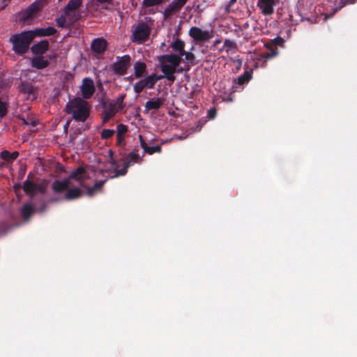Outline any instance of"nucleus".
Segmentation results:
<instances>
[{"label":"nucleus","mask_w":357,"mask_h":357,"mask_svg":"<svg viewBox=\"0 0 357 357\" xmlns=\"http://www.w3.org/2000/svg\"><path fill=\"white\" fill-rule=\"evenodd\" d=\"M33 38L36 36L45 37L54 35L57 31L54 27L49 26L47 28H38L31 31Z\"/></svg>","instance_id":"obj_19"},{"label":"nucleus","mask_w":357,"mask_h":357,"mask_svg":"<svg viewBox=\"0 0 357 357\" xmlns=\"http://www.w3.org/2000/svg\"><path fill=\"white\" fill-rule=\"evenodd\" d=\"M69 124H70V122H69V121H68V122H66V123L64 125V127H63V128H64V130H67V129H68V126H69Z\"/></svg>","instance_id":"obj_58"},{"label":"nucleus","mask_w":357,"mask_h":357,"mask_svg":"<svg viewBox=\"0 0 357 357\" xmlns=\"http://www.w3.org/2000/svg\"><path fill=\"white\" fill-rule=\"evenodd\" d=\"M21 188V186H20V184H18V185H16V184H15V189H19V188Z\"/></svg>","instance_id":"obj_60"},{"label":"nucleus","mask_w":357,"mask_h":357,"mask_svg":"<svg viewBox=\"0 0 357 357\" xmlns=\"http://www.w3.org/2000/svg\"><path fill=\"white\" fill-rule=\"evenodd\" d=\"M189 35L197 42H206L211 38L208 31H203L197 26H192L189 31Z\"/></svg>","instance_id":"obj_9"},{"label":"nucleus","mask_w":357,"mask_h":357,"mask_svg":"<svg viewBox=\"0 0 357 357\" xmlns=\"http://www.w3.org/2000/svg\"><path fill=\"white\" fill-rule=\"evenodd\" d=\"M133 69L135 78L139 79L146 73L147 66L144 62L137 61L134 63Z\"/></svg>","instance_id":"obj_21"},{"label":"nucleus","mask_w":357,"mask_h":357,"mask_svg":"<svg viewBox=\"0 0 357 357\" xmlns=\"http://www.w3.org/2000/svg\"><path fill=\"white\" fill-rule=\"evenodd\" d=\"M188 0H174L171 3L176 10L179 11L183 6L186 3Z\"/></svg>","instance_id":"obj_39"},{"label":"nucleus","mask_w":357,"mask_h":357,"mask_svg":"<svg viewBox=\"0 0 357 357\" xmlns=\"http://www.w3.org/2000/svg\"><path fill=\"white\" fill-rule=\"evenodd\" d=\"M35 208L31 204H25L21 208V216L24 220L28 221L34 213Z\"/></svg>","instance_id":"obj_25"},{"label":"nucleus","mask_w":357,"mask_h":357,"mask_svg":"<svg viewBox=\"0 0 357 357\" xmlns=\"http://www.w3.org/2000/svg\"><path fill=\"white\" fill-rule=\"evenodd\" d=\"M131 65V57L128 54L117 56L116 61L111 66V69L115 75H125Z\"/></svg>","instance_id":"obj_4"},{"label":"nucleus","mask_w":357,"mask_h":357,"mask_svg":"<svg viewBox=\"0 0 357 357\" xmlns=\"http://www.w3.org/2000/svg\"><path fill=\"white\" fill-rule=\"evenodd\" d=\"M65 16L70 24H73L75 22H76L81 17L80 13L77 10L67 11L65 10Z\"/></svg>","instance_id":"obj_30"},{"label":"nucleus","mask_w":357,"mask_h":357,"mask_svg":"<svg viewBox=\"0 0 357 357\" xmlns=\"http://www.w3.org/2000/svg\"><path fill=\"white\" fill-rule=\"evenodd\" d=\"M39 192L40 193H45V188L41 185H38L37 184V188H36V192Z\"/></svg>","instance_id":"obj_50"},{"label":"nucleus","mask_w":357,"mask_h":357,"mask_svg":"<svg viewBox=\"0 0 357 357\" xmlns=\"http://www.w3.org/2000/svg\"><path fill=\"white\" fill-rule=\"evenodd\" d=\"M170 47L174 52H178L180 55L183 51H185V43L180 38H176L171 43Z\"/></svg>","instance_id":"obj_28"},{"label":"nucleus","mask_w":357,"mask_h":357,"mask_svg":"<svg viewBox=\"0 0 357 357\" xmlns=\"http://www.w3.org/2000/svg\"><path fill=\"white\" fill-rule=\"evenodd\" d=\"M106 180H100L95 183V185L87 189L86 195L89 197L92 196L96 192L99 190L105 183Z\"/></svg>","instance_id":"obj_31"},{"label":"nucleus","mask_w":357,"mask_h":357,"mask_svg":"<svg viewBox=\"0 0 357 357\" xmlns=\"http://www.w3.org/2000/svg\"><path fill=\"white\" fill-rule=\"evenodd\" d=\"M275 0H259L258 6L264 15H271L274 12Z\"/></svg>","instance_id":"obj_12"},{"label":"nucleus","mask_w":357,"mask_h":357,"mask_svg":"<svg viewBox=\"0 0 357 357\" xmlns=\"http://www.w3.org/2000/svg\"><path fill=\"white\" fill-rule=\"evenodd\" d=\"M12 0H2L3 6L0 8V10H4Z\"/></svg>","instance_id":"obj_48"},{"label":"nucleus","mask_w":357,"mask_h":357,"mask_svg":"<svg viewBox=\"0 0 357 357\" xmlns=\"http://www.w3.org/2000/svg\"><path fill=\"white\" fill-rule=\"evenodd\" d=\"M237 0H230L229 2V4L227 5V10H228V8L231 6L233 4H234L236 2Z\"/></svg>","instance_id":"obj_53"},{"label":"nucleus","mask_w":357,"mask_h":357,"mask_svg":"<svg viewBox=\"0 0 357 357\" xmlns=\"http://www.w3.org/2000/svg\"><path fill=\"white\" fill-rule=\"evenodd\" d=\"M90 106L87 101L77 97L70 100L66 105L64 111L72 115L73 119L78 122H84L90 115Z\"/></svg>","instance_id":"obj_1"},{"label":"nucleus","mask_w":357,"mask_h":357,"mask_svg":"<svg viewBox=\"0 0 357 357\" xmlns=\"http://www.w3.org/2000/svg\"><path fill=\"white\" fill-rule=\"evenodd\" d=\"M85 172V170L84 167H79L75 170L73 171L69 175L68 178L69 181L70 179H75L76 181H80L82 183L83 181V177L82 174Z\"/></svg>","instance_id":"obj_29"},{"label":"nucleus","mask_w":357,"mask_h":357,"mask_svg":"<svg viewBox=\"0 0 357 357\" xmlns=\"http://www.w3.org/2000/svg\"><path fill=\"white\" fill-rule=\"evenodd\" d=\"M70 184L69 178H65L62 181L55 180L52 184V189L54 193H62L67 191Z\"/></svg>","instance_id":"obj_14"},{"label":"nucleus","mask_w":357,"mask_h":357,"mask_svg":"<svg viewBox=\"0 0 357 357\" xmlns=\"http://www.w3.org/2000/svg\"><path fill=\"white\" fill-rule=\"evenodd\" d=\"M82 98L89 99L95 93V86L93 79L90 77H84L80 87Z\"/></svg>","instance_id":"obj_8"},{"label":"nucleus","mask_w":357,"mask_h":357,"mask_svg":"<svg viewBox=\"0 0 357 357\" xmlns=\"http://www.w3.org/2000/svg\"><path fill=\"white\" fill-rule=\"evenodd\" d=\"M160 79H162V77L152 73L137 82L133 85V91L135 93L139 94L144 89H153L156 82Z\"/></svg>","instance_id":"obj_3"},{"label":"nucleus","mask_w":357,"mask_h":357,"mask_svg":"<svg viewBox=\"0 0 357 357\" xmlns=\"http://www.w3.org/2000/svg\"><path fill=\"white\" fill-rule=\"evenodd\" d=\"M139 142L142 148L144 150L143 155H144L145 153H148L149 155H153L155 153H160L162 151V147L160 145L153 146H149L144 139L143 137L140 135L139 136Z\"/></svg>","instance_id":"obj_17"},{"label":"nucleus","mask_w":357,"mask_h":357,"mask_svg":"<svg viewBox=\"0 0 357 357\" xmlns=\"http://www.w3.org/2000/svg\"><path fill=\"white\" fill-rule=\"evenodd\" d=\"M2 165H0V167H1Z\"/></svg>","instance_id":"obj_63"},{"label":"nucleus","mask_w":357,"mask_h":357,"mask_svg":"<svg viewBox=\"0 0 357 357\" xmlns=\"http://www.w3.org/2000/svg\"><path fill=\"white\" fill-rule=\"evenodd\" d=\"M115 133L114 130L112 129H104L101 132V137L102 139H108L111 138Z\"/></svg>","instance_id":"obj_37"},{"label":"nucleus","mask_w":357,"mask_h":357,"mask_svg":"<svg viewBox=\"0 0 357 357\" xmlns=\"http://www.w3.org/2000/svg\"><path fill=\"white\" fill-rule=\"evenodd\" d=\"M66 21H67V19H66V16L65 17L61 16L60 17H58L56 20L57 26L59 27H61V28H63L66 26Z\"/></svg>","instance_id":"obj_44"},{"label":"nucleus","mask_w":357,"mask_h":357,"mask_svg":"<svg viewBox=\"0 0 357 357\" xmlns=\"http://www.w3.org/2000/svg\"><path fill=\"white\" fill-rule=\"evenodd\" d=\"M129 167H130V162H125L123 163V167L122 169H115V175L114 176H112V178L117 177L119 176H124L127 173L128 169Z\"/></svg>","instance_id":"obj_35"},{"label":"nucleus","mask_w":357,"mask_h":357,"mask_svg":"<svg viewBox=\"0 0 357 357\" xmlns=\"http://www.w3.org/2000/svg\"><path fill=\"white\" fill-rule=\"evenodd\" d=\"M50 44L47 40H41L40 42L34 44L31 50L34 54H43L49 49Z\"/></svg>","instance_id":"obj_20"},{"label":"nucleus","mask_w":357,"mask_h":357,"mask_svg":"<svg viewBox=\"0 0 357 357\" xmlns=\"http://www.w3.org/2000/svg\"><path fill=\"white\" fill-rule=\"evenodd\" d=\"M47 0H38L32 3L22 13L21 20L26 22L33 19L35 15L43 8Z\"/></svg>","instance_id":"obj_6"},{"label":"nucleus","mask_w":357,"mask_h":357,"mask_svg":"<svg viewBox=\"0 0 357 357\" xmlns=\"http://www.w3.org/2000/svg\"><path fill=\"white\" fill-rule=\"evenodd\" d=\"M178 12L177 10L175 9L174 7H173V5L170 3L164 10V16L165 18H167L169 17L173 13Z\"/></svg>","instance_id":"obj_40"},{"label":"nucleus","mask_w":357,"mask_h":357,"mask_svg":"<svg viewBox=\"0 0 357 357\" xmlns=\"http://www.w3.org/2000/svg\"><path fill=\"white\" fill-rule=\"evenodd\" d=\"M33 40L31 30L22 31L10 36L9 42L13 44V50L18 55H23L29 50Z\"/></svg>","instance_id":"obj_2"},{"label":"nucleus","mask_w":357,"mask_h":357,"mask_svg":"<svg viewBox=\"0 0 357 357\" xmlns=\"http://www.w3.org/2000/svg\"><path fill=\"white\" fill-rule=\"evenodd\" d=\"M180 56H185V59L186 60L187 63H190L192 65H195V54L193 53L190 52L183 51L181 54Z\"/></svg>","instance_id":"obj_33"},{"label":"nucleus","mask_w":357,"mask_h":357,"mask_svg":"<svg viewBox=\"0 0 357 357\" xmlns=\"http://www.w3.org/2000/svg\"><path fill=\"white\" fill-rule=\"evenodd\" d=\"M9 85L10 82L8 79L0 77V91L8 87Z\"/></svg>","instance_id":"obj_45"},{"label":"nucleus","mask_w":357,"mask_h":357,"mask_svg":"<svg viewBox=\"0 0 357 357\" xmlns=\"http://www.w3.org/2000/svg\"><path fill=\"white\" fill-rule=\"evenodd\" d=\"M159 63H169L170 65L175 68H178L181 62H183V59L181 58L180 54H164L158 57Z\"/></svg>","instance_id":"obj_10"},{"label":"nucleus","mask_w":357,"mask_h":357,"mask_svg":"<svg viewBox=\"0 0 357 357\" xmlns=\"http://www.w3.org/2000/svg\"><path fill=\"white\" fill-rule=\"evenodd\" d=\"M20 91L24 94H26L29 96H32V98H36L37 89L30 82H22Z\"/></svg>","instance_id":"obj_18"},{"label":"nucleus","mask_w":357,"mask_h":357,"mask_svg":"<svg viewBox=\"0 0 357 357\" xmlns=\"http://www.w3.org/2000/svg\"><path fill=\"white\" fill-rule=\"evenodd\" d=\"M163 0H144L142 4L144 7H151L162 3Z\"/></svg>","instance_id":"obj_38"},{"label":"nucleus","mask_w":357,"mask_h":357,"mask_svg":"<svg viewBox=\"0 0 357 357\" xmlns=\"http://www.w3.org/2000/svg\"><path fill=\"white\" fill-rule=\"evenodd\" d=\"M160 63V69L162 72L163 75H160L159 76L162 77L163 78H166L171 82H174L176 79V77L174 76V73H176V68L174 67L170 64H167L166 63Z\"/></svg>","instance_id":"obj_11"},{"label":"nucleus","mask_w":357,"mask_h":357,"mask_svg":"<svg viewBox=\"0 0 357 357\" xmlns=\"http://www.w3.org/2000/svg\"><path fill=\"white\" fill-rule=\"evenodd\" d=\"M91 47L94 52L102 54L107 48V42L102 38H98L92 41Z\"/></svg>","instance_id":"obj_13"},{"label":"nucleus","mask_w":357,"mask_h":357,"mask_svg":"<svg viewBox=\"0 0 357 357\" xmlns=\"http://www.w3.org/2000/svg\"><path fill=\"white\" fill-rule=\"evenodd\" d=\"M183 70H184V69H183L182 67H179V66H178V68H176V73H182Z\"/></svg>","instance_id":"obj_55"},{"label":"nucleus","mask_w":357,"mask_h":357,"mask_svg":"<svg viewBox=\"0 0 357 357\" xmlns=\"http://www.w3.org/2000/svg\"><path fill=\"white\" fill-rule=\"evenodd\" d=\"M0 226H1V227H2L3 228V229H6V228L7 227V225H6L5 223H1V224L0 225Z\"/></svg>","instance_id":"obj_59"},{"label":"nucleus","mask_w":357,"mask_h":357,"mask_svg":"<svg viewBox=\"0 0 357 357\" xmlns=\"http://www.w3.org/2000/svg\"><path fill=\"white\" fill-rule=\"evenodd\" d=\"M124 141L123 136L116 135V144L118 146H121Z\"/></svg>","instance_id":"obj_49"},{"label":"nucleus","mask_w":357,"mask_h":357,"mask_svg":"<svg viewBox=\"0 0 357 357\" xmlns=\"http://www.w3.org/2000/svg\"><path fill=\"white\" fill-rule=\"evenodd\" d=\"M29 124L31 125V126L34 127L37 125V122L34 120H31V122H29Z\"/></svg>","instance_id":"obj_56"},{"label":"nucleus","mask_w":357,"mask_h":357,"mask_svg":"<svg viewBox=\"0 0 357 357\" xmlns=\"http://www.w3.org/2000/svg\"><path fill=\"white\" fill-rule=\"evenodd\" d=\"M49 64V61L42 56L33 57L31 60V66L38 70L47 68Z\"/></svg>","instance_id":"obj_24"},{"label":"nucleus","mask_w":357,"mask_h":357,"mask_svg":"<svg viewBox=\"0 0 357 357\" xmlns=\"http://www.w3.org/2000/svg\"><path fill=\"white\" fill-rule=\"evenodd\" d=\"M82 4V0H70L65 7L67 11L77 10Z\"/></svg>","instance_id":"obj_32"},{"label":"nucleus","mask_w":357,"mask_h":357,"mask_svg":"<svg viewBox=\"0 0 357 357\" xmlns=\"http://www.w3.org/2000/svg\"><path fill=\"white\" fill-rule=\"evenodd\" d=\"M162 105L163 100L162 99L159 98H151L146 102L144 107L147 111L158 110L162 106Z\"/></svg>","instance_id":"obj_22"},{"label":"nucleus","mask_w":357,"mask_h":357,"mask_svg":"<svg viewBox=\"0 0 357 357\" xmlns=\"http://www.w3.org/2000/svg\"><path fill=\"white\" fill-rule=\"evenodd\" d=\"M137 152L138 150L135 149L128 154L126 162H130V166L134 163H139L143 160L144 155L139 156Z\"/></svg>","instance_id":"obj_26"},{"label":"nucleus","mask_w":357,"mask_h":357,"mask_svg":"<svg viewBox=\"0 0 357 357\" xmlns=\"http://www.w3.org/2000/svg\"><path fill=\"white\" fill-rule=\"evenodd\" d=\"M116 132V135L123 136L128 132L127 126L122 123L117 125Z\"/></svg>","instance_id":"obj_41"},{"label":"nucleus","mask_w":357,"mask_h":357,"mask_svg":"<svg viewBox=\"0 0 357 357\" xmlns=\"http://www.w3.org/2000/svg\"><path fill=\"white\" fill-rule=\"evenodd\" d=\"M274 40H275V45H282V44L284 43V40L280 37H278V38H275Z\"/></svg>","instance_id":"obj_51"},{"label":"nucleus","mask_w":357,"mask_h":357,"mask_svg":"<svg viewBox=\"0 0 357 357\" xmlns=\"http://www.w3.org/2000/svg\"><path fill=\"white\" fill-rule=\"evenodd\" d=\"M0 156L5 161L12 162L19 156V152L13 151L10 153L8 151L4 150L1 152Z\"/></svg>","instance_id":"obj_27"},{"label":"nucleus","mask_w":357,"mask_h":357,"mask_svg":"<svg viewBox=\"0 0 357 357\" xmlns=\"http://www.w3.org/2000/svg\"><path fill=\"white\" fill-rule=\"evenodd\" d=\"M83 191L79 188H68L64 199L66 200H74L82 197Z\"/></svg>","instance_id":"obj_23"},{"label":"nucleus","mask_w":357,"mask_h":357,"mask_svg":"<svg viewBox=\"0 0 357 357\" xmlns=\"http://www.w3.org/2000/svg\"><path fill=\"white\" fill-rule=\"evenodd\" d=\"M61 199H60V198L54 197V198H51L49 202H56L60 201Z\"/></svg>","instance_id":"obj_54"},{"label":"nucleus","mask_w":357,"mask_h":357,"mask_svg":"<svg viewBox=\"0 0 357 357\" xmlns=\"http://www.w3.org/2000/svg\"><path fill=\"white\" fill-rule=\"evenodd\" d=\"M103 112L102 121L103 123L108 122L119 111L116 107L114 100H103L102 102Z\"/></svg>","instance_id":"obj_7"},{"label":"nucleus","mask_w":357,"mask_h":357,"mask_svg":"<svg viewBox=\"0 0 357 357\" xmlns=\"http://www.w3.org/2000/svg\"><path fill=\"white\" fill-rule=\"evenodd\" d=\"M151 33V28L144 22H139L132 34V40L137 43H142L146 41Z\"/></svg>","instance_id":"obj_5"},{"label":"nucleus","mask_w":357,"mask_h":357,"mask_svg":"<svg viewBox=\"0 0 357 357\" xmlns=\"http://www.w3.org/2000/svg\"><path fill=\"white\" fill-rule=\"evenodd\" d=\"M126 94L123 93L120 95L116 100H114V103L116 104V107L120 111L123 109L125 107L124 99L126 98Z\"/></svg>","instance_id":"obj_34"},{"label":"nucleus","mask_w":357,"mask_h":357,"mask_svg":"<svg viewBox=\"0 0 357 357\" xmlns=\"http://www.w3.org/2000/svg\"><path fill=\"white\" fill-rule=\"evenodd\" d=\"M109 156L111 158L113 156V152L111 150L109 151Z\"/></svg>","instance_id":"obj_61"},{"label":"nucleus","mask_w":357,"mask_h":357,"mask_svg":"<svg viewBox=\"0 0 357 357\" xmlns=\"http://www.w3.org/2000/svg\"><path fill=\"white\" fill-rule=\"evenodd\" d=\"M98 3H111L113 0H96Z\"/></svg>","instance_id":"obj_52"},{"label":"nucleus","mask_w":357,"mask_h":357,"mask_svg":"<svg viewBox=\"0 0 357 357\" xmlns=\"http://www.w3.org/2000/svg\"><path fill=\"white\" fill-rule=\"evenodd\" d=\"M224 47L226 48V51H229L236 47V42L233 40L225 39L224 41Z\"/></svg>","instance_id":"obj_36"},{"label":"nucleus","mask_w":357,"mask_h":357,"mask_svg":"<svg viewBox=\"0 0 357 357\" xmlns=\"http://www.w3.org/2000/svg\"><path fill=\"white\" fill-rule=\"evenodd\" d=\"M357 0H340L339 5L336 8V10L341 9L348 3H354Z\"/></svg>","instance_id":"obj_43"},{"label":"nucleus","mask_w":357,"mask_h":357,"mask_svg":"<svg viewBox=\"0 0 357 357\" xmlns=\"http://www.w3.org/2000/svg\"><path fill=\"white\" fill-rule=\"evenodd\" d=\"M31 176V174H29L27 176V179L23 183V190L27 195L33 198L36 193L37 183L30 180Z\"/></svg>","instance_id":"obj_15"},{"label":"nucleus","mask_w":357,"mask_h":357,"mask_svg":"<svg viewBox=\"0 0 357 357\" xmlns=\"http://www.w3.org/2000/svg\"><path fill=\"white\" fill-rule=\"evenodd\" d=\"M216 109L215 108H211L208 111V119H213L216 116Z\"/></svg>","instance_id":"obj_46"},{"label":"nucleus","mask_w":357,"mask_h":357,"mask_svg":"<svg viewBox=\"0 0 357 357\" xmlns=\"http://www.w3.org/2000/svg\"><path fill=\"white\" fill-rule=\"evenodd\" d=\"M115 163H116V162H115V161H113V162H112V165H115Z\"/></svg>","instance_id":"obj_62"},{"label":"nucleus","mask_w":357,"mask_h":357,"mask_svg":"<svg viewBox=\"0 0 357 357\" xmlns=\"http://www.w3.org/2000/svg\"><path fill=\"white\" fill-rule=\"evenodd\" d=\"M22 120L23 124L29 125V122L27 120H26L25 119L22 118Z\"/></svg>","instance_id":"obj_57"},{"label":"nucleus","mask_w":357,"mask_h":357,"mask_svg":"<svg viewBox=\"0 0 357 357\" xmlns=\"http://www.w3.org/2000/svg\"><path fill=\"white\" fill-rule=\"evenodd\" d=\"M251 78V73L249 71H245L244 73L240 77H238L237 79L233 80L232 92L236 91L238 88V86H243L245 83H248Z\"/></svg>","instance_id":"obj_16"},{"label":"nucleus","mask_w":357,"mask_h":357,"mask_svg":"<svg viewBox=\"0 0 357 357\" xmlns=\"http://www.w3.org/2000/svg\"><path fill=\"white\" fill-rule=\"evenodd\" d=\"M47 203L44 202L41 206H40V208H38V211L40 213H43L46 211L47 209Z\"/></svg>","instance_id":"obj_47"},{"label":"nucleus","mask_w":357,"mask_h":357,"mask_svg":"<svg viewBox=\"0 0 357 357\" xmlns=\"http://www.w3.org/2000/svg\"><path fill=\"white\" fill-rule=\"evenodd\" d=\"M277 54V52L275 50H271L270 52L262 53L261 56L264 60L269 59L273 58Z\"/></svg>","instance_id":"obj_42"}]
</instances>
